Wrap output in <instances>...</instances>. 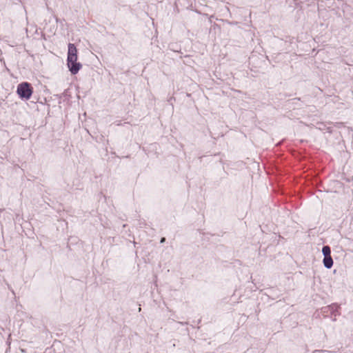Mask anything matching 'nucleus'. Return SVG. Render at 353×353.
Returning a JSON list of instances; mask_svg holds the SVG:
<instances>
[{
  "instance_id": "nucleus-1",
  "label": "nucleus",
  "mask_w": 353,
  "mask_h": 353,
  "mask_svg": "<svg viewBox=\"0 0 353 353\" xmlns=\"http://www.w3.org/2000/svg\"><path fill=\"white\" fill-rule=\"evenodd\" d=\"M77 49L74 44H68L67 65L72 74H76L81 68V64L77 62Z\"/></svg>"
},
{
  "instance_id": "nucleus-2",
  "label": "nucleus",
  "mask_w": 353,
  "mask_h": 353,
  "mask_svg": "<svg viewBox=\"0 0 353 353\" xmlns=\"http://www.w3.org/2000/svg\"><path fill=\"white\" fill-rule=\"evenodd\" d=\"M33 92V88L30 83L23 82L18 85L17 93L21 99H30Z\"/></svg>"
},
{
  "instance_id": "nucleus-3",
  "label": "nucleus",
  "mask_w": 353,
  "mask_h": 353,
  "mask_svg": "<svg viewBox=\"0 0 353 353\" xmlns=\"http://www.w3.org/2000/svg\"><path fill=\"white\" fill-rule=\"evenodd\" d=\"M323 264L325 268H331L333 265V260L331 256H324Z\"/></svg>"
},
{
  "instance_id": "nucleus-4",
  "label": "nucleus",
  "mask_w": 353,
  "mask_h": 353,
  "mask_svg": "<svg viewBox=\"0 0 353 353\" xmlns=\"http://www.w3.org/2000/svg\"><path fill=\"white\" fill-rule=\"evenodd\" d=\"M322 252L324 254V256H331V250L330 248L327 245H325L323 248Z\"/></svg>"
},
{
  "instance_id": "nucleus-5",
  "label": "nucleus",
  "mask_w": 353,
  "mask_h": 353,
  "mask_svg": "<svg viewBox=\"0 0 353 353\" xmlns=\"http://www.w3.org/2000/svg\"><path fill=\"white\" fill-rule=\"evenodd\" d=\"M164 240H165V239H164V238H163V239H161V242H164Z\"/></svg>"
}]
</instances>
